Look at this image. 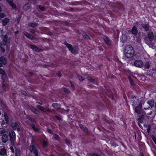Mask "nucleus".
<instances>
[{
    "label": "nucleus",
    "mask_w": 156,
    "mask_h": 156,
    "mask_svg": "<svg viewBox=\"0 0 156 156\" xmlns=\"http://www.w3.org/2000/svg\"><path fill=\"white\" fill-rule=\"evenodd\" d=\"M125 55L128 58L132 57L134 54V51L133 47L130 46H127L124 50Z\"/></svg>",
    "instance_id": "obj_1"
},
{
    "label": "nucleus",
    "mask_w": 156,
    "mask_h": 156,
    "mask_svg": "<svg viewBox=\"0 0 156 156\" xmlns=\"http://www.w3.org/2000/svg\"><path fill=\"white\" fill-rule=\"evenodd\" d=\"M29 150L32 153H33L35 156L38 155V151L35 146L34 140L32 139L31 141V144L29 147Z\"/></svg>",
    "instance_id": "obj_2"
},
{
    "label": "nucleus",
    "mask_w": 156,
    "mask_h": 156,
    "mask_svg": "<svg viewBox=\"0 0 156 156\" xmlns=\"http://www.w3.org/2000/svg\"><path fill=\"white\" fill-rule=\"evenodd\" d=\"M64 44L72 53L74 54H76L78 53V47L75 46L73 47L71 44L68 43L66 42H65Z\"/></svg>",
    "instance_id": "obj_3"
},
{
    "label": "nucleus",
    "mask_w": 156,
    "mask_h": 156,
    "mask_svg": "<svg viewBox=\"0 0 156 156\" xmlns=\"http://www.w3.org/2000/svg\"><path fill=\"white\" fill-rule=\"evenodd\" d=\"M11 143L12 145H14L16 141V136L15 132L13 130L11 131V132L9 133Z\"/></svg>",
    "instance_id": "obj_4"
},
{
    "label": "nucleus",
    "mask_w": 156,
    "mask_h": 156,
    "mask_svg": "<svg viewBox=\"0 0 156 156\" xmlns=\"http://www.w3.org/2000/svg\"><path fill=\"white\" fill-rule=\"evenodd\" d=\"M132 105L135 107L137 105H139L140 104H142L143 103V101H140L135 96L132 97Z\"/></svg>",
    "instance_id": "obj_5"
},
{
    "label": "nucleus",
    "mask_w": 156,
    "mask_h": 156,
    "mask_svg": "<svg viewBox=\"0 0 156 156\" xmlns=\"http://www.w3.org/2000/svg\"><path fill=\"white\" fill-rule=\"evenodd\" d=\"M134 65L136 67L141 68L143 66V63L142 61L138 60L135 61Z\"/></svg>",
    "instance_id": "obj_6"
},
{
    "label": "nucleus",
    "mask_w": 156,
    "mask_h": 156,
    "mask_svg": "<svg viewBox=\"0 0 156 156\" xmlns=\"http://www.w3.org/2000/svg\"><path fill=\"white\" fill-rule=\"evenodd\" d=\"M0 67L2 66V65H5L7 63L6 59L3 56H1L0 57Z\"/></svg>",
    "instance_id": "obj_7"
},
{
    "label": "nucleus",
    "mask_w": 156,
    "mask_h": 156,
    "mask_svg": "<svg viewBox=\"0 0 156 156\" xmlns=\"http://www.w3.org/2000/svg\"><path fill=\"white\" fill-rule=\"evenodd\" d=\"M142 104H140L135 107V112L138 114H140L141 112V106Z\"/></svg>",
    "instance_id": "obj_8"
},
{
    "label": "nucleus",
    "mask_w": 156,
    "mask_h": 156,
    "mask_svg": "<svg viewBox=\"0 0 156 156\" xmlns=\"http://www.w3.org/2000/svg\"><path fill=\"white\" fill-rule=\"evenodd\" d=\"M30 47L32 49L34 50V51L37 52L43 51V50L42 49H40L37 46L34 45H30Z\"/></svg>",
    "instance_id": "obj_9"
},
{
    "label": "nucleus",
    "mask_w": 156,
    "mask_h": 156,
    "mask_svg": "<svg viewBox=\"0 0 156 156\" xmlns=\"http://www.w3.org/2000/svg\"><path fill=\"white\" fill-rule=\"evenodd\" d=\"M0 74L2 75V79L4 81H5V79H6L7 77V75L5 73L4 70L0 68Z\"/></svg>",
    "instance_id": "obj_10"
},
{
    "label": "nucleus",
    "mask_w": 156,
    "mask_h": 156,
    "mask_svg": "<svg viewBox=\"0 0 156 156\" xmlns=\"http://www.w3.org/2000/svg\"><path fill=\"white\" fill-rule=\"evenodd\" d=\"M8 140V137L7 134H3L2 137V140L3 143H5Z\"/></svg>",
    "instance_id": "obj_11"
},
{
    "label": "nucleus",
    "mask_w": 156,
    "mask_h": 156,
    "mask_svg": "<svg viewBox=\"0 0 156 156\" xmlns=\"http://www.w3.org/2000/svg\"><path fill=\"white\" fill-rule=\"evenodd\" d=\"M20 123H18L17 122H12L11 124V126L14 130H16L18 127H19V124Z\"/></svg>",
    "instance_id": "obj_12"
},
{
    "label": "nucleus",
    "mask_w": 156,
    "mask_h": 156,
    "mask_svg": "<svg viewBox=\"0 0 156 156\" xmlns=\"http://www.w3.org/2000/svg\"><path fill=\"white\" fill-rule=\"evenodd\" d=\"M148 38L150 41H152L154 39V35L152 32H150L148 34Z\"/></svg>",
    "instance_id": "obj_13"
},
{
    "label": "nucleus",
    "mask_w": 156,
    "mask_h": 156,
    "mask_svg": "<svg viewBox=\"0 0 156 156\" xmlns=\"http://www.w3.org/2000/svg\"><path fill=\"white\" fill-rule=\"evenodd\" d=\"M138 31L136 27L134 26L131 30V33L133 35H135L137 34Z\"/></svg>",
    "instance_id": "obj_14"
},
{
    "label": "nucleus",
    "mask_w": 156,
    "mask_h": 156,
    "mask_svg": "<svg viewBox=\"0 0 156 156\" xmlns=\"http://www.w3.org/2000/svg\"><path fill=\"white\" fill-rule=\"evenodd\" d=\"M31 126L33 129L36 132H38L40 131V129L39 128H37L35 127V125L34 123L31 124Z\"/></svg>",
    "instance_id": "obj_15"
},
{
    "label": "nucleus",
    "mask_w": 156,
    "mask_h": 156,
    "mask_svg": "<svg viewBox=\"0 0 156 156\" xmlns=\"http://www.w3.org/2000/svg\"><path fill=\"white\" fill-rule=\"evenodd\" d=\"M31 6L28 3H27L24 5L23 6V9L26 11H27L29 9L30 7Z\"/></svg>",
    "instance_id": "obj_16"
},
{
    "label": "nucleus",
    "mask_w": 156,
    "mask_h": 156,
    "mask_svg": "<svg viewBox=\"0 0 156 156\" xmlns=\"http://www.w3.org/2000/svg\"><path fill=\"white\" fill-rule=\"evenodd\" d=\"M9 19L7 18L4 19L2 21V25L3 26H5L9 23Z\"/></svg>",
    "instance_id": "obj_17"
},
{
    "label": "nucleus",
    "mask_w": 156,
    "mask_h": 156,
    "mask_svg": "<svg viewBox=\"0 0 156 156\" xmlns=\"http://www.w3.org/2000/svg\"><path fill=\"white\" fill-rule=\"evenodd\" d=\"M37 107L39 109L42 111L44 112H45L46 111H49V109H46L45 108H43L42 106L37 105Z\"/></svg>",
    "instance_id": "obj_18"
},
{
    "label": "nucleus",
    "mask_w": 156,
    "mask_h": 156,
    "mask_svg": "<svg viewBox=\"0 0 156 156\" xmlns=\"http://www.w3.org/2000/svg\"><path fill=\"white\" fill-rule=\"evenodd\" d=\"M147 103L151 107H153L154 105V101L152 100H150L147 101Z\"/></svg>",
    "instance_id": "obj_19"
},
{
    "label": "nucleus",
    "mask_w": 156,
    "mask_h": 156,
    "mask_svg": "<svg viewBox=\"0 0 156 156\" xmlns=\"http://www.w3.org/2000/svg\"><path fill=\"white\" fill-rule=\"evenodd\" d=\"M28 25L32 27H37L38 26V24L36 23H29L28 24Z\"/></svg>",
    "instance_id": "obj_20"
},
{
    "label": "nucleus",
    "mask_w": 156,
    "mask_h": 156,
    "mask_svg": "<svg viewBox=\"0 0 156 156\" xmlns=\"http://www.w3.org/2000/svg\"><path fill=\"white\" fill-rule=\"evenodd\" d=\"M24 34L29 39L32 40L33 39L32 36L27 32H24Z\"/></svg>",
    "instance_id": "obj_21"
},
{
    "label": "nucleus",
    "mask_w": 156,
    "mask_h": 156,
    "mask_svg": "<svg viewBox=\"0 0 156 156\" xmlns=\"http://www.w3.org/2000/svg\"><path fill=\"white\" fill-rule=\"evenodd\" d=\"M80 128L83 130L85 132L87 133L88 132V129L85 126L83 125H80Z\"/></svg>",
    "instance_id": "obj_22"
},
{
    "label": "nucleus",
    "mask_w": 156,
    "mask_h": 156,
    "mask_svg": "<svg viewBox=\"0 0 156 156\" xmlns=\"http://www.w3.org/2000/svg\"><path fill=\"white\" fill-rule=\"evenodd\" d=\"M28 119L31 122L34 123L36 125L38 124L37 122L34 118L29 117Z\"/></svg>",
    "instance_id": "obj_23"
},
{
    "label": "nucleus",
    "mask_w": 156,
    "mask_h": 156,
    "mask_svg": "<svg viewBox=\"0 0 156 156\" xmlns=\"http://www.w3.org/2000/svg\"><path fill=\"white\" fill-rule=\"evenodd\" d=\"M52 106L56 109H58L60 108V105L57 103H54L52 104Z\"/></svg>",
    "instance_id": "obj_24"
},
{
    "label": "nucleus",
    "mask_w": 156,
    "mask_h": 156,
    "mask_svg": "<svg viewBox=\"0 0 156 156\" xmlns=\"http://www.w3.org/2000/svg\"><path fill=\"white\" fill-rule=\"evenodd\" d=\"M6 153V150L5 148H2L0 151V154L1 155H4Z\"/></svg>",
    "instance_id": "obj_25"
},
{
    "label": "nucleus",
    "mask_w": 156,
    "mask_h": 156,
    "mask_svg": "<svg viewBox=\"0 0 156 156\" xmlns=\"http://www.w3.org/2000/svg\"><path fill=\"white\" fill-rule=\"evenodd\" d=\"M31 109L32 112L35 114H38L39 113V111L35 108L34 107H32Z\"/></svg>",
    "instance_id": "obj_26"
},
{
    "label": "nucleus",
    "mask_w": 156,
    "mask_h": 156,
    "mask_svg": "<svg viewBox=\"0 0 156 156\" xmlns=\"http://www.w3.org/2000/svg\"><path fill=\"white\" fill-rule=\"evenodd\" d=\"M53 137L55 139L57 140H59L60 139V137L57 134L55 133L53 134Z\"/></svg>",
    "instance_id": "obj_27"
},
{
    "label": "nucleus",
    "mask_w": 156,
    "mask_h": 156,
    "mask_svg": "<svg viewBox=\"0 0 156 156\" xmlns=\"http://www.w3.org/2000/svg\"><path fill=\"white\" fill-rule=\"evenodd\" d=\"M107 44H109L110 43V41L109 39L106 37H104L103 38Z\"/></svg>",
    "instance_id": "obj_28"
},
{
    "label": "nucleus",
    "mask_w": 156,
    "mask_h": 156,
    "mask_svg": "<svg viewBox=\"0 0 156 156\" xmlns=\"http://www.w3.org/2000/svg\"><path fill=\"white\" fill-rule=\"evenodd\" d=\"M3 40L5 42H7V40L8 37L7 35H3L2 36V37Z\"/></svg>",
    "instance_id": "obj_29"
},
{
    "label": "nucleus",
    "mask_w": 156,
    "mask_h": 156,
    "mask_svg": "<svg viewBox=\"0 0 156 156\" xmlns=\"http://www.w3.org/2000/svg\"><path fill=\"white\" fill-rule=\"evenodd\" d=\"M9 3L10 5V6L12 7V8L13 9H15L16 8V6L12 2H11V3L10 2Z\"/></svg>",
    "instance_id": "obj_30"
},
{
    "label": "nucleus",
    "mask_w": 156,
    "mask_h": 156,
    "mask_svg": "<svg viewBox=\"0 0 156 156\" xmlns=\"http://www.w3.org/2000/svg\"><path fill=\"white\" fill-rule=\"evenodd\" d=\"M82 36L86 39L88 40L90 39L89 36L86 34L83 33L82 34Z\"/></svg>",
    "instance_id": "obj_31"
},
{
    "label": "nucleus",
    "mask_w": 156,
    "mask_h": 156,
    "mask_svg": "<svg viewBox=\"0 0 156 156\" xmlns=\"http://www.w3.org/2000/svg\"><path fill=\"white\" fill-rule=\"evenodd\" d=\"M128 79L130 83L131 84L132 86H133L134 85V84L133 81L132 79L131 78L130 76H129L128 77Z\"/></svg>",
    "instance_id": "obj_32"
},
{
    "label": "nucleus",
    "mask_w": 156,
    "mask_h": 156,
    "mask_svg": "<svg viewBox=\"0 0 156 156\" xmlns=\"http://www.w3.org/2000/svg\"><path fill=\"white\" fill-rule=\"evenodd\" d=\"M149 66H150L149 63V62H146L145 63L144 66L145 68L146 69H148L149 67Z\"/></svg>",
    "instance_id": "obj_33"
},
{
    "label": "nucleus",
    "mask_w": 156,
    "mask_h": 156,
    "mask_svg": "<svg viewBox=\"0 0 156 156\" xmlns=\"http://www.w3.org/2000/svg\"><path fill=\"white\" fill-rule=\"evenodd\" d=\"M144 115H142L138 119L139 122L141 123L143 122V119L144 118Z\"/></svg>",
    "instance_id": "obj_34"
},
{
    "label": "nucleus",
    "mask_w": 156,
    "mask_h": 156,
    "mask_svg": "<svg viewBox=\"0 0 156 156\" xmlns=\"http://www.w3.org/2000/svg\"><path fill=\"white\" fill-rule=\"evenodd\" d=\"M62 90L63 91H64L65 92H66V93H69V90L65 88H62Z\"/></svg>",
    "instance_id": "obj_35"
},
{
    "label": "nucleus",
    "mask_w": 156,
    "mask_h": 156,
    "mask_svg": "<svg viewBox=\"0 0 156 156\" xmlns=\"http://www.w3.org/2000/svg\"><path fill=\"white\" fill-rule=\"evenodd\" d=\"M48 145V142L45 141H44L43 142V146L44 147H45Z\"/></svg>",
    "instance_id": "obj_36"
},
{
    "label": "nucleus",
    "mask_w": 156,
    "mask_h": 156,
    "mask_svg": "<svg viewBox=\"0 0 156 156\" xmlns=\"http://www.w3.org/2000/svg\"><path fill=\"white\" fill-rule=\"evenodd\" d=\"M77 77L80 81H82L84 80V78L80 75H78Z\"/></svg>",
    "instance_id": "obj_37"
},
{
    "label": "nucleus",
    "mask_w": 156,
    "mask_h": 156,
    "mask_svg": "<svg viewBox=\"0 0 156 156\" xmlns=\"http://www.w3.org/2000/svg\"><path fill=\"white\" fill-rule=\"evenodd\" d=\"M38 7L41 11H43L44 10V7H42L41 5H39L38 6Z\"/></svg>",
    "instance_id": "obj_38"
},
{
    "label": "nucleus",
    "mask_w": 156,
    "mask_h": 156,
    "mask_svg": "<svg viewBox=\"0 0 156 156\" xmlns=\"http://www.w3.org/2000/svg\"><path fill=\"white\" fill-rule=\"evenodd\" d=\"M5 14L3 13H0V18H4L5 16Z\"/></svg>",
    "instance_id": "obj_39"
},
{
    "label": "nucleus",
    "mask_w": 156,
    "mask_h": 156,
    "mask_svg": "<svg viewBox=\"0 0 156 156\" xmlns=\"http://www.w3.org/2000/svg\"><path fill=\"white\" fill-rule=\"evenodd\" d=\"M47 131L49 133L53 134V132L51 129L49 128H47Z\"/></svg>",
    "instance_id": "obj_40"
},
{
    "label": "nucleus",
    "mask_w": 156,
    "mask_h": 156,
    "mask_svg": "<svg viewBox=\"0 0 156 156\" xmlns=\"http://www.w3.org/2000/svg\"><path fill=\"white\" fill-rule=\"evenodd\" d=\"M5 130L3 129H0V134H2L5 133Z\"/></svg>",
    "instance_id": "obj_41"
},
{
    "label": "nucleus",
    "mask_w": 156,
    "mask_h": 156,
    "mask_svg": "<svg viewBox=\"0 0 156 156\" xmlns=\"http://www.w3.org/2000/svg\"><path fill=\"white\" fill-rule=\"evenodd\" d=\"M152 138L155 144H156V136H152Z\"/></svg>",
    "instance_id": "obj_42"
},
{
    "label": "nucleus",
    "mask_w": 156,
    "mask_h": 156,
    "mask_svg": "<svg viewBox=\"0 0 156 156\" xmlns=\"http://www.w3.org/2000/svg\"><path fill=\"white\" fill-rule=\"evenodd\" d=\"M5 121H6V123L7 124H8L9 123V120L8 118V117L7 116H6V115H5Z\"/></svg>",
    "instance_id": "obj_43"
},
{
    "label": "nucleus",
    "mask_w": 156,
    "mask_h": 156,
    "mask_svg": "<svg viewBox=\"0 0 156 156\" xmlns=\"http://www.w3.org/2000/svg\"><path fill=\"white\" fill-rule=\"evenodd\" d=\"M143 27L146 30H147L149 29V27L146 24L144 25L143 26Z\"/></svg>",
    "instance_id": "obj_44"
},
{
    "label": "nucleus",
    "mask_w": 156,
    "mask_h": 156,
    "mask_svg": "<svg viewBox=\"0 0 156 156\" xmlns=\"http://www.w3.org/2000/svg\"><path fill=\"white\" fill-rule=\"evenodd\" d=\"M91 156H99L98 154L95 153H92L90 154Z\"/></svg>",
    "instance_id": "obj_45"
},
{
    "label": "nucleus",
    "mask_w": 156,
    "mask_h": 156,
    "mask_svg": "<svg viewBox=\"0 0 156 156\" xmlns=\"http://www.w3.org/2000/svg\"><path fill=\"white\" fill-rule=\"evenodd\" d=\"M22 93L25 96L27 95V93L24 91L22 90L21 91Z\"/></svg>",
    "instance_id": "obj_46"
},
{
    "label": "nucleus",
    "mask_w": 156,
    "mask_h": 156,
    "mask_svg": "<svg viewBox=\"0 0 156 156\" xmlns=\"http://www.w3.org/2000/svg\"><path fill=\"white\" fill-rule=\"evenodd\" d=\"M16 156H20V153L19 151L16 152Z\"/></svg>",
    "instance_id": "obj_47"
},
{
    "label": "nucleus",
    "mask_w": 156,
    "mask_h": 156,
    "mask_svg": "<svg viewBox=\"0 0 156 156\" xmlns=\"http://www.w3.org/2000/svg\"><path fill=\"white\" fill-rule=\"evenodd\" d=\"M1 48L2 49V52L3 53H4L5 51V49L4 48H3L2 47H1Z\"/></svg>",
    "instance_id": "obj_48"
},
{
    "label": "nucleus",
    "mask_w": 156,
    "mask_h": 156,
    "mask_svg": "<svg viewBox=\"0 0 156 156\" xmlns=\"http://www.w3.org/2000/svg\"><path fill=\"white\" fill-rule=\"evenodd\" d=\"M29 31L30 32H31L33 34H34L35 33V31L33 30L32 29H30Z\"/></svg>",
    "instance_id": "obj_49"
},
{
    "label": "nucleus",
    "mask_w": 156,
    "mask_h": 156,
    "mask_svg": "<svg viewBox=\"0 0 156 156\" xmlns=\"http://www.w3.org/2000/svg\"><path fill=\"white\" fill-rule=\"evenodd\" d=\"M57 75L59 77H61L62 76V74L61 73H59L57 74Z\"/></svg>",
    "instance_id": "obj_50"
},
{
    "label": "nucleus",
    "mask_w": 156,
    "mask_h": 156,
    "mask_svg": "<svg viewBox=\"0 0 156 156\" xmlns=\"http://www.w3.org/2000/svg\"><path fill=\"white\" fill-rule=\"evenodd\" d=\"M55 117L57 119H58V120L60 121L61 120V119L57 116H56Z\"/></svg>",
    "instance_id": "obj_51"
},
{
    "label": "nucleus",
    "mask_w": 156,
    "mask_h": 156,
    "mask_svg": "<svg viewBox=\"0 0 156 156\" xmlns=\"http://www.w3.org/2000/svg\"><path fill=\"white\" fill-rule=\"evenodd\" d=\"M9 3H11V2H12L13 0H6Z\"/></svg>",
    "instance_id": "obj_52"
},
{
    "label": "nucleus",
    "mask_w": 156,
    "mask_h": 156,
    "mask_svg": "<svg viewBox=\"0 0 156 156\" xmlns=\"http://www.w3.org/2000/svg\"><path fill=\"white\" fill-rule=\"evenodd\" d=\"M16 129H17V130L18 131H20V129L19 128V126Z\"/></svg>",
    "instance_id": "obj_53"
},
{
    "label": "nucleus",
    "mask_w": 156,
    "mask_h": 156,
    "mask_svg": "<svg viewBox=\"0 0 156 156\" xmlns=\"http://www.w3.org/2000/svg\"><path fill=\"white\" fill-rule=\"evenodd\" d=\"M87 80L89 81H90L92 78L90 77H88L87 78Z\"/></svg>",
    "instance_id": "obj_54"
},
{
    "label": "nucleus",
    "mask_w": 156,
    "mask_h": 156,
    "mask_svg": "<svg viewBox=\"0 0 156 156\" xmlns=\"http://www.w3.org/2000/svg\"><path fill=\"white\" fill-rule=\"evenodd\" d=\"M94 81H95L94 79H92V78L91 79V80H90V81H91L92 82H94Z\"/></svg>",
    "instance_id": "obj_55"
},
{
    "label": "nucleus",
    "mask_w": 156,
    "mask_h": 156,
    "mask_svg": "<svg viewBox=\"0 0 156 156\" xmlns=\"http://www.w3.org/2000/svg\"><path fill=\"white\" fill-rule=\"evenodd\" d=\"M2 86L4 87L6 86V85H5V84H4L3 83H2Z\"/></svg>",
    "instance_id": "obj_56"
},
{
    "label": "nucleus",
    "mask_w": 156,
    "mask_h": 156,
    "mask_svg": "<svg viewBox=\"0 0 156 156\" xmlns=\"http://www.w3.org/2000/svg\"><path fill=\"white\" fill-rule=\"evenodd\" d=\"M71 87L73 88H74V85H73V84H71Z\"/></svg>",
    "instance_id": "obj_57"
},
{
    "label": "nucleus",
    "mask_w": 156,
    "mask_h": 156,
    "mask_svg": "<svg viewBox=\"0 0 156 156\" xmlns=\"http://www.w3.org/2000/svg\"><path fill=\"white\" fill-rule=\"evenodd\" d=\"M18 33H19V31H16V32H15V33L16 34H18Z\"/></svg>",
    "instance_id": "obj_58"
},
{
    "label": "nucleus",
    "mask_w": 156,
    "mask_h": 156,
    "mask_svg": "<svg viewBox=\"0 0 156 156\" xmlns=\"http://www.w3.org/2000/svg\"><path fill=\"white\" fill-rule=\"evenodd\" d=\"M147 114L148 115H151V111L150 113H147Z\"/></svg>",
    "instance_id": "obj_59"
},
{
    "label": "nucleus",
    "mask_w": 156,
    "mask_h": 156,
    "mask_svg": "<svg viewBox=\"0 0 156 156\" xmlns=\"http://www.w3.org/2000/svg\"><path fill=\"white\" fill-rule=\"evenodd\" d=\"M66 142L68 143H69V141H68V140H66Z\"/></svg>",
    "instance_id": "obj_60"
},
{
    "label": "nucleus",
    "mask_w": 156,
    "mask_h": 156,
    "mask_svg": "<svg viewBox=\"0 0 156 156\" xmlns=\"http://www.w3.org/2000/svg\"><path fill=\"white\" fill-rule=\"evenodd\" d=\"M135 139H136V134L135 133Z\"/></svg>",
    "instance_id": "obj_61"
},
{
    "label": "nucleus",
    "mask_w": 156,
    "mask_h": 156,
    "mask_svg": "<svg viewBox=\"0 0 156 156\" xmlns=\"http://www.w3.org/2000/svg\"><path fill=\"white\" fill-rule=\"evenodd\" d=\"M2 11V9H1V6H0V12L1 11Z\"/></svg>",
    "instance_id": "obj_62"
},
{
    "label": "nucleus",
    "mask_w": 156,
    "mask_h": 156,
    "mask_svg": "<svg viewBox=\"0 0 156 156\" xmlns=\"http://www.w3.org/2000/svg\"><path fill=\"white\" fill-rule=\"evenodd\" d=\"M138 124L139 126H140V124L139 123H138Z\"/></svg>",
    "instance_id": "obj_63"
},
{
    "label": "nucleus",
    "mask_w": 156,
    "mask_h": 156,
    "mask_svg": "<svg viewBox=\"0 0 156 156\" xmlns=\"http://www.w3.org/2000/svg\"><path fill=\"white\" fill-rule=\"evenodd\" d=\"M39 103L40 104L42 105V104L40 103Z\"/></svg>",
    "instance_id": "obj_64"
}]
</instances>
